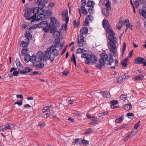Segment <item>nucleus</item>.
<instances>
[{
    "instance_id": "f257e3e1",
    "label": "nucleus",
    "mask_w": 146,
    "mask_h": 146,
    "mask_svg": "<svg viewBox=\"0 0 146 146\" xmlns=\"http://www.w3.org/2000/svg\"><path fill=\"white\" fill-rule=\"evenodd\" d=\"M114 62L113 55L111 54H106L102 53L101 54V57L99 60L100 64L97 63L96 65V67L101 68L104 66L105 64L110 65Z\"/></svg>"
},
{
    "instance_id": "f03ea898",
    "label": "nucleus",
    "mask_w": 146,
    "mask_h": 146,
    "mask_svg": "<svg viewBox=\"0 0 146 146\" xmlns=\"http://www.w3.org/2000/svg\"><path fill=\"white\" fill-rule=\"evenodd\" d=\"M38 4V9H37V21L44 19L45 16L43 14L44 9V7L45 4L41 0H38L37 1V4Z\"/></svg>"
},
{
    "instance_id": "7ed1b4c3",
    "label": "nucleus",
    "mask_w": 146,
    "mask_h": 146,
    "mask_svg": "<svg viewBox=\"0 0 146 146\" xmlns=\"http://www.w3.org/2000/svg\"><path fill=\"white\" fill-rule=\"evenodd\" d=\"M110 38H108L110 41V42L108 43V44L110 45L108 47L109 48L110 51L113 53V56L116 57L117 56L116 51V44L117 42V40L114 36Z\"/></svg>"
},
{
    "instance_id": "20e7f679",
    "label": "nucleus",
    "mask_w": 146,
    "mask_h": 146,
    "mask_svg": "<svg viewBox=\"0 0 146 146\" xmlns=\"http://www.w3.org/2000/svg\"><path fill=\"white\" fill-rule=\"evenodd\" d=\"M51 106H49L45 107L42 110V112L39 114V116L44 118H47L53 114V111L49 109Z\"/></svg>"
},
{
    "instance_id": "39448f33",
    "label": "nucleus",
    "mask_w": 146,
    "mask_h": 146,
    "mask_svg": "<svg viewBox=\"0 0 146 146\" xmlns=\"http://www.w3.org/2000/svg\"><path fill=\"white\" fill-rule=\"evenodd\" d=\"M83 35H79L78 37L77 44L78 47L85 48L87 44Z\"/></svg>"
},
{
    "instance_id": "423d86ee",
    "label": "nucleus",
    "mask_w": 146,
    "mask_h": 146,
    "mask_svg": "<svg viewBox=\"0 0 146 146\" xmlns=\"http://www.w3.org/2000/svg\"><path fill=\"white\" fill-rule=\"evenodd\" d=\"M47 48L46 50L44 52V54L43 60L44 62H46L48 60L50 59L51 62L53 61L54 59V56H52L50 54L49 51Z\"/></svg>"
},
{
    "instance_id": "0eeeda50",
    "label": "nucleus",
    "mask_w": 146,
    "mask_h": 146,
    "mask_svg": "<svg viewBox=\"0 0 146 146\" xmlns=\"http://www.w3.org/2000/svg\"><path fill=\"white\" fill-rule=\"evenodd\" d=\"M48 51H49L50 54L52 56H56L59 54V51L56 48L55 46L52 45L51 47L48 48Z\"/></svg>"
},
{
    "instance_id": "6e6552de",
    "label": "nucleus",
    "mask_w": 146,
    "mask_h": 146,
    "mask_svg": "<svg viewBox=\"0 0 146 146\" xmlns=\"http://www.w3.org/2000/svg\"><path fill=\"white\" fill-rule=\"evenodd\" d=\"M36 8V7H35L33 9V13L34 14L33 16L31 17L26 18V19L28 20H31V22L32 24H34L35 21H36V11H35Z\"/></svg>"
},
{
    "instance_id": "1a4fd4ad",
    "label": "nucleus",
    "mask_w": 146,
    "mask_h": 146,
    "mask_svg": "<svg viewBox=\"0 0 146 146\" xmlns=\"http://www.w3.org/2000/svg\"><path fill=\"white\" fill-rule=\"evenodd\" d=\"M135 61L136 64H142L144 66H146V60L144 58L138 57L136 58Z\"/></svg>"
},
{
    "instance_id": "9d476101",
    "label": "nucleus",
    "mask_w": 146,
    "mask_h": 146,
    "mask_svg": "<svg viewBox=\"0 0 146 146\" xmlns=\"http://www.w3.org/2000/svg\"><path fill=\"white\" fill-rule=\"evenodd\" d=\"M51 23L52 25H49L54 26V28L56 27H59L60 24L58 21L56 20V19L55 17H52L50 19Z\"/></svg>"
},
{
    "instance_id": "9b49d317",
    "label": "nucleus",
    "mask_w": 146,
    "mask_h": 146,
    "mask_svg": "<svg viewBox=\"0 0 146 146\" xmlns=\"http://www.w3.org/2000/svg\"><path fill=\"white\" fill-rule=\"evenodd\" d=\"M52 25H49V26H48L47 28H43L42 29V30L44 31L45 32H48L49 30H50V33H52L53 32V31H54L55 30V28H54Z\"/></svg>"
},
{
    "instance_id": "f8f14e48",
    "label": "nucleus",
    "mask_w": 146,
    "mask_h": 146,
    "mask_svg": "<svg viewBox=\"0 0 146 146\" xmlns=\"http://www.w3.org/2000/svg\"><path fill=\"white\" fill-rule=\"evenodd\" d=\"M90 63L92 64H96L98 60V58L95 55L92 54L90 55Z\"/></svg>"
},
{
    "instance_id": "ddd939ff",
    "label": "nucleus",
    "mask_w": 146,
    "mask_h": 146,
    "mask_svg": "<svg viewBox=\"0 0 146 146\" xmlns=\"http://www.w3.org/2000/svg\"><path fill=\"white\" fill-rule=\"evenodd\" d=\"M48 24L46 21H42L40 23L37 24V27L41 28L48 27Z\"/></svg>"
},
{
    "instance_id": "4468645a",
    "label": "nucleus",
    "mask_w": 146,
    "mask_h": 146,
    "mask_svg": "<svg viewBox=\"0 0 146 146\" xmlns=\"http://www.w3.org/2000/svg\"><path fill=\"white\" fill-rule=\"evenodd\" d=\"M34 8H27L25 11V13L24 14V16L26 17L27 18L29 17L31 14L32 11L33 12V9Z\"/></svg>"
},
{
    "instance_id": "2eb2a0df",
    "label": "nucleus",
    "mask_w": 146,
    "mask_h": 146,
    "mask_svg": "<svg viewBox=\"0 0 146 146\" xmlns=\"http://www.w3.org/2000/svg\"><path fill=\"white\" fill-rule=\"evenodd\" d=\"M106 32L109 35L108 36V38H111L110 37L114 36L115 35V33L113 31L111 27L107 29Z\"/></svg>"
},
{
    "instance_id": "dca6fc26",
    "label": "nucleus",
    "mask_w": 146,
    "mask_h": 146,
    "mask_svg": "<svg viewBox=\"0 0 146 146\" xmlns=\"http://www.w3.org/2000/svg\"><path fill=\"white\" fill-rule=\"evenodd\" d=\"M85 6H81V10L79 8H78L79 10V14L80 15V16L81 15V13L84 15H86L88 14L87 11L86 10L85 8Z\"/></svg>"
},
{
    "instance_id": "f3484780",
    "label": "nucleus",
    "mask_w": 146,
    "mask_h": 146,
    "mask_svg": "<svg viewBox=\"0 0 146 146\" xmlns=\"http://www.w3.org/2000/svg\"><path fill=\"white\" fill-rule=\"evenodd\" d=\"M36 55L35 54H33L31 56L30 61L32 62L33 66L36 67Z\"/></svg>"
},
{
    "instance_id": "a211bd4d",
    "label": "nucleus",
    "mask_w": 146,
    "mask_h": 146,
    "mask_svg": "<svg viewBox=\"0 0 146 146\" xmlns=\"http://www.w3.org/2000/svg\"><path fill=\"white\" fill-rule=\"evenodd\" d=\"M103 26L105 29H107L111 27H110L108 21L106 19H104L102 21Z\"/></svg>"
},
{
    "instance_id": "6ab92c4d",
    "label": "nucleus",
    "mask_w": 146,
    "mask_h": 146,
    "mask_svg": "<svg viewBox=\"0 0 146 146\" xmlns=\"http://www.w3.org/2000/svg\"><path fill=\"white\" fill-rule=\"evenodd\" d=\"M62 15L65 17L66 23L67 24L68 22L69 19L68 11L66 10H63L62 12Z\"/></svg>"
},
{
    "instance_id": "aec40b11",
    "label": "nucleus",
    "mask_w": 146,
    "mask_h": 146,
    "mask_svg": "<svg viewBox=\"0 0 146 146\" xmlns=\"http://www.w3.org/2000/svg\"><path fill=\"white\" fill-rule=\"evenodd\" d=\"M32 70L29 67H26L24 70H21L19 72L20 73L22 74H25L32 71Z\"/></svg>"
},
{
    "instance_id": "412c9836",
    "label": "nucleus",
    "mask_w": 146,
    "mask_h": 146,
    "mask_svg": "<svg viewBox=\"0 0 146 146\" xmlns=\"http://www.w3.org/2000/svg\"><path fill=\"white\" fill-rule=\"evenodd\" d=\"M54 46H56V47L58 48L60 46H61V44L60 43V38H56L54 41Z\"/></svg>"
},
{
    "instance_id": "4be33fe9",
    "label": "nucleus",
    "mask_w": 146,
    "mask_h": 146,
    "mask_svg": "<svg viewBox=\"0 0 146 146\" xmlns=\"http://www.w3.org/2000/svg\"><path fill=\"white\" fill-rule=\"evenodd\" d=\"M43 54L42 52L40 51L37 53V61L39 62L42 60H43Z\"/></svg>"
},
{
    "instance_id": "5701e85b",
    "label": "nucleus",
    "mask_w": 146,
    "mask_h": 146,
    "mask_svg": "<svg viewBox=\"0 0 146 146\" xmlns=\"http://www.w3.org/2000/svg\"><path fill=\"white\" fill-rule=\"evenodd\" d=\"M56 29V27H55V30L52 33H53V37L54 38H59L60 35V32L57 31Z\"/></svg>"
},
{
    "instance_id": "b1692460",
    "label": "nucleus",
    "mask_w": 146,
    "mask_h": 146,
    "mask_svg": "<svg viewBox=\"0 0 146 146\" xmlns=\"http://www.w3.org/2000/svg\"><path fill=\"white\" fill-rule=\"evenodd\" d=\"M132 107V105L130 104H127L123 105V108L125 110L127 111L130 110L131 109Z\"/></svg>"
},
{
    "instance_id": "393cba45",
    "label": "nucleus",
    "mask_w": 146,
    "mask_h": 146,
    "mask_svg": "<svg viewBox=\"0 0 146 146\" xmlns=\"http://www.w3.org/2000/svg\"><path fill=\"white\" fill-rule=\"evenodd\" d=\"M88 29L87 27H85L81 29L80 30V32L81 34L80 35H83V34H86L88 33Z\"/></svg>"
},
{
    "instance_id": "a878e982",
    "label": "nucleus",
    "mask_w": 146,
    "mask_h": 146,
    "mask_svg": "<svg viewBox=\"0 0 146 146\" xmlns=\"http://www.w3.org/2000/svg\"><path fill=\"white\" fill-rule=\"evenodd\" d=\"M30 31H27L26 32V34H25V36L27 39H28L29 40H31L32 38V35L30 34Z\"/></svg>"
},
{
    "instance_id": "bb28decb",
    "label": "nucleus",
    "mask_w": 146,
    "mask_h": 146,
    "mask_svg": "<svg viewBox=\"0 0 146 146\" xmlns=\"http://www.w3.org/2000/svg\"><path fill=\"white\" fill-rule=\"evenodd\" d=\"M144 77V76L143 75L139 74L137 76H136L134 78V80L136 81L138 80H141L142 78Z\"/></svg>"
},
{
    "instance_id": "cd10ccee",
    "label": "nucleus",
    "mask_w": 146,
    "mask_h": 146,
    "mask_svg": "<svg viewBox=\"0 0 146 146\" xmlns=\"http://www.w3.org/2000/svg\"><path fill=\"white\" fill-rule=\"evenodd\" d=\"M101 93L104 98H109L110 96V93L107 92H102Z\"/></svg>"
},
{
    "instance_id": "c85d7f7f",
    "label": "nucleus",
    "mask_w": 146,
    "mask_h": 146,
    "mask_svg": "<svg viewBox=\"0 0 146 146\" xmlns=\"http://www.w3.org/2000/svg\"><path fill=\"white\" fill-rule=\"evenodd\" d=\"M86 52V51L83 49L78 48L76 50V53L77 54H79L82 55V54Z\"/></svg>"
},
{
    "instance_id": "c756f323",
    "label": "nucleus",
    "mask_w": 146,
    "mask_h": 146,
    "mask_svg": "<svg viewBox=\"0 0 146 146\" xmlns=\"http://www.w3.org/2000/svg\"><path fill=\"white\" fill-rule=\"evenodd\" d=\"M95 4V3L94 1H88L86 4L87 6L90 7H93Z\"/></svg>"
},
{
    "instance_id": "7c9ffc66",
    "label": "nucleus",
    "mask_w": 146,
    "mask_h": 146,
    "mask_svg": "<svg viewBox=\"0 0 146 146\" xmlns=\"http://www.w3.org/2000/svg\"><path fill=\"white\" fill-rule=\"evenodd\" d=\"M125 26L127 29H132V26L130 25V23L129 21L127 20H125Z\"/></svg>"
},
{
    "instance_id": "2f4dec72",
    "label": "nucleus",
    "mask_w": 146,
    "mask_h": 146,
    "mask_svg": "<svg viewBox=\"0 0 146 146\" xmlns=\"http://www.w3.org/2000/svg\"><path fill=\"white\" fill-rule=\"evenodd\" d=\"M25 60L26 62H28L30 61L31 56L29 54H27L25 55Z\"/></svg>"
},
{
    "instance_id": "473e14b6",
    "label": "nucleus",
    "mask_w": 146,
    "mask_h": 146,
    "mask_svg": "<svg viewBox=\"0 0 146 146\" xmlns=\"http://www.w3.org/2000/svg\"><path fill=\"white\" fill-rule=\"evenodd\" d=\"M141 14L143 17L146 18V7H145L143 8Z\"/></svg>"
},
{
    "instance_id": "72a5a7b5",
    "label": "nucleus",
    "mask_w": 146,
    "mask_h": 146,
    "mask_svg": "<svg viewBox=\"0 0 146 146\" xmlns=\"http://www.w3.org/2000/svg\"><path fill=\"white\" fill-rule=\"evenodd\" d=\"M126 76L125 75H122L121 76H119L117 78V81L118 82H120L121 81H123V80H124L126 78Z\"/></svg>"
},
{
    "instance_id": "f704fd0d",
    "label": "nucleus",
    "mask_w": 146,
    "mask_h": 146,
    "mask_svg": "<svg viewBox=\"0 0 146 146\" xmlns=\"http://www.w3.org/2000/svg\"><path fill=\"white\" fill-rule=\"evenodd\" d=\"M108 11H109L106 9L102 10V13L106 17L108 16L109 15V13L108 12Z\"/></svg>"
},
{
    "instance_id": "c9c22d12",
    "label": "nucleus",
    "mask_w": 146,
    "mask_h": 146,
    "mask_svg": "<svg viewBox=\"0 0 146 146\" xmlns=\"http://www.w3.org/2000/svg\"><path fill=\"white\" fill-rule=\"evenodd\" d=\"M123 26V22L122 21H119L118 24L116 26V28L119 30H120Z\"/></svg>"
},
{
    "instance_id": "e433bc0d",
    "label": "nucleus",
    "mask_w": 146,
    "mask_h": 146,
    "mask_svg": "<svg viewBox=\"0 0 146 146\" xmlns=\"http://www.w3.org/2000/svg\"><path fill=\"white\" fill-rule=\"evenodd\" d=\"M5 126L6 127V128L7 129H11L14 127L13 125L11 124V125L9 123H7L5 124Z\"/></svg>"
},
{
    "instance_id": "4c0bfd02",
    "label": "nucleus",
    "mask_w": 146,
    "mask_h": 146,
    "mask_svg": "<svg viewBox=\"0 0 146 146\" xmlns=\"http://www.w3.org/2000/svg\"><path fill=\"white\" fill-rule=\"evenodd\" d=\"M81 144L83 145H87L89 144V141L83 138L81 142Z\"/></svg>"
},
{
    "instance_id": "58836bf2",
    "label": "nucleus",
    "mask_w": 146,
    "mask_h": 146,
    "mask_svg": "<svg viewBox=\"0 0 146 146\" xmlns=\"http://www.w3.org/2000/svg\"><path fill=\"white\" fill-rule=\"evenodd\" d=\"M106 9L108 10L109 11L110 10V3L109 0L107 1V2L106 4Z\"/></svg>"
},
{
    "instance_id": "ea45409f",
    "label": "nucleus",
    "mask_w": 146,
    "mask_h": 146,
    "mask_svg": "<svg viewBox=\"0 0 146 146\" xmlns=\"http://www.w3.org/2000/svg\"><path fill=\"white\" fill-rule=\"evenodd\" d=\"M43 13L44 14L48 17L50 16L51 14L52 13L49 10H47L46 11H44V9Z\"/></svg>"
},
{
    "instance_id": "a19ab883",
    "label": "nucleus",
    "mask_w": 146,
    "mask_h": 146,
    "mask_svg": "<svg viewBox=\"0 0 146 146\" xmlns=\"http://www.w3.org/2000/svg\"><path fill=\"white\" fill-rule=\"evenodd\" d=\"M16 64L17 68L19 66L20 67H22L23 66L22 64H21L19 59H17L16 60Z\"/></svg>"
},
{
    "instance_id": "79ce46f5",
    "label": "nucleus",
    "mask_w": 146,
    "mask_h": 146,
    "mask_svg": "<svg viewBox=\"0 0 146 146\" xmlns=\"http://www.w3.org/2000/svg\"><path fill=\"white\" fill-rule=\"evenodd\" d=\"M81 57L82 58H85L86 59L88 58H90V56L86 54V52L84 53L81 55Z\"/></svg>"
},
{
    "instance_id": "37998d69",
    "label": "nucleus",
    "mask_w": 146,
    "mask_h": 146,
    "mask_svg": "<svg viewBox=\"0 0 146 146\" xmlns=\"http://www.w3.org/2000/svg\"><path fill=\"white\" fill-rule=\"evenodd\" d=\"M28 50L26 48H23L21 51V55L22 56H25L27 54Z\"/></svg>"
},
{
    "instance_id": "c03bdc74",
    "label": "nucleus",
    "mask_w": 146,
    "mask_h": 146,
    "mask_svg": "<svg viewBox=\"0 0 146 146\" xmlns=\"http://www.w3.org/2000/svg\"><path fill=\"white\" fill-rule=\"evenodd\" d=\"M86 117L89 119H90L91 120L95 121V120L96 117L95 116L92 117L90 116L89 114H87L86 115Z\"/></svg>"
},
{
    "instance_id": "a18cd8bd",
    "label": "nucleus",
    "mask_w": 146,
    "mask_h": 146,
    "mask_svg": "<svg viewBox=\"0 0 146 146\" xmlns=\"http://www.w3.org/2000/svg\"><path fill=\"white\" fill-rule=\"evenodd\" d=\"M28 41L27 42L24 41H22L21 42V45L23 47H26L29 44Z\"/></svg>"
},
{
    "instance_id": "49530a36",
    "label": "nucleus",
    "mask_w": 146,
    "mask_h": 146,
    "mask_svg": "<svg viewBox=\"0 0 146 146\" xmlns=\"http://www.w3.org/2000/svg\"><path fill=\"white\" fill-rule=\"evenodd\" d=\"M44 66V64L42 62H40L37 64V68H42Z\"/></svg>"
},
{
    "instance_id": "de8ad7c7",
    "label": "nucleus",
    "mask_w": 146,
    "mask_h": 146,
    "mask_svg": "<svg viewBox=\"0 0 146 146\" xmlns=\"http://www.w3.org/2000/svg\"><path fill=\"white\" fill-rule=\"evenodd\" d=\"M127 116L130 119H132L134 117V114L133 113H128L127 114Z\"/></svg>"
},
{
    "instance_id": "09e8293b",
    "label": "nucleus",
    "mask_w": 146,
    "mask_h": 146,
    "mask_svg": "<svg viewBox=\"0 0 146 146\" xmlns=\"http://www.w3.org/2000/svg\"><path fill=\"white\" fill-rule=\"evenodd\" d=\"M118 102L117 100H113L110 101V103L111 105H115L118 104Z\"/></svg>"
},
{
    "instance_id": "8fccbe9b",
    "label": "nucleus",
    "mask_w": 146,
    "mask_h": 146,
    "mask_svg": "<svg viewBox=\"0 0 146 146\" xmlns=\"http://www.w3.org/2000/svg\"><path fill=\"white\" fill-rule=\"evenodd\" d=\"M120 98H121L122 100H127V97L126 95L122 94L120 96Z\"/></svg>"
},
{
    "instance_id": "3c124183",
    "label": "nucleus",
    "mask_w": 146,
    "mask_h": 146,
    "mask_svg": "<svg viewBox=\"0 0 146 146\" xmlns=\"http://www.w3.org/2000/svg\"><path fill=\"white\" fill-rule=\"evenodd\" d=\"M123 119V117H121L120 118L116 119L115 120V122L116 123H120L122 121Z\"/></svg>"
},
{
    "instance_id": "603ef678",
    "label": "nucleus",
    "mask_w": 146,
    "mask_h": 146,
    "mask_svg": "<svg viewBox=\"0 0 146 146\" xmlns=\"http://www.w3.org/2000/svg\"><path fill=\"white\" fill-rule=\"evenodd\" d=\"M137 132V130L134 129H132L131 133V134L133 136L136 134Z\"/></svg>"
},
{
    "instance_id": "864d4df0",
    "label": "nucleus",
    "mask_w": 146,
    "mask_h": 146,
    "mask_svg": "<svg viewBox=\"0 0 146 146\" xmlns=\"http://www.w3.org/2000/svg\"><path fill=\"white\" fill-rule=\"evenodd\" d=\"M6 128L5 125H3L0 127V130H1L3 131H6L7 129Z\"/></svg>"
},
{
    "instance_id": "5fc2aeb1",
    "label": "nucleus",
    "mask_w": 146,
    "mask_h": 146,
    "mask_svg": "<svg viewBox=\"0 0 146 146\" xmlns=\"http://www.w3.org/2000/svg\"><path fill=\"white\" fill-rule=\"evenodd\" d=\"M86 18L87 19H88V21L90 20L91 21H92L93 20V17L91 15L87 16L86 17Z\"/></svg>"
},
{
    "instance_id": "6e6d98bb",
    "label": "nucleus",
    "mask_w": 146,
    "mask_h": 146,
    "mask_svg": "<svg viewBox=\"0 0 146 146\" xmlns=\"http://www.w3.org/2000/svg\"><path fill=\"white\" fill-rule=\"evenodd\" d=\"M81 6H86L87 4L86 0H81Z\"/></svg>"
},
{
    "instance_id": "4d7b16f0",
    "label": "nucleus",
    "mask_w": 146,
    "mask_h": 146,
    "mask_svg": "<svg viewBox=\"0 0 146 146\" xmlns=\"http://www.w3.org/2000/svg\"><path fill=\"white\" fill-rule=\"evenodd\" d=\"M23 101L22 100H20L19 102H16L14 103V104H17L19 106H21L22 104Z\"/></svg>"
},
{
    "instance_id": "13d9d810",
    "label": "nucleus",
    "mask_w": 146,
    "mask_h": 146,
    "mask_svg": "<svg viewBox=\"0 0 146 146\" xmlns=\"http://www.w3.org/2000/svg\"><path fill=\"white\" fill-rule=\"evenodd\" d=\"M140 121H139L137 123H136L134 126V129H137L140 125Z\"/></svg>"
},
{
    "instance_id": "bf43d9fd",
    "label": "nucleus",
    "mask_w": 146,
    "mask_h": 146,
    "mask_svg": "<svg viewBox=\"0 0 146 146\" xmlns=\"http://www.w3.org/2000/svg\"><path fill=\"white\" fill-rule=\"evenodd\" d=\"M92 131V130L91 129L89 128L84 133V134H89Z\"/></svg>"
},
{
    "instance_id": "052dcab7",
    "label": "nucleus",
    "mask_w": 146,
    "mask_h": 146,
    "mask_svg": "<svg viewBox=\"0 0 146 146\" xmlns=\"http://www.w3.org/2000/svg\"><path fill=\"white\" fill-rule=\"evenodd\" d=\"M138 1L136 0L135 2V7H136L137 8H138V7L139 6V1Z\"/></svg>"
},
{
    "instance_id": "680f3d73",
    "label": "nucleus",
    "mask_w": 146,
    "mask_h": 146,
    "mask_svg": "<svg viewBox=\"0 0 146 146\" xmlns=\"http://www.w3.org/2000/svg\"><path fill=\"white\" fill-rule=\"evenodd\" d=\"M72 58H71V60L73 63H76V60L74 55V54H72Z\"/></svg>"
},
{
    "instance_id": "e2e57ef3",
    "label": "nucleus",
    "mask_w": 146,
    "mask_h": 146,
    "mask_svg": "<svg viewBox=\"0 0 146 146\" xmlns=\"http://www.w3.org/2000/svg\"><path fill=\"white\" fill-rule=\"evenodd\" d=\"M45 125V124L44 122L41 121L38 124V126H39L40 127H43Z\"/></svg>"
},
{
    "instance_id": "0e129e2a",
    "label": "nucleus",
    "mask_w": 146,
    "mask_h": 146,
    "mask_svg": "<svg viewBox=\"0 0 146 146\" xmlns=\"http://www.w3.org/2000/svg\"><path fill=\"white\" fill-rule=\"evenodd\" d=\"M130 137V135H127L124 138L123 140L124 141H126L129 139V137Z\"/></svg>"
},
{
    "instance_id": "69168bd1",
    "label": "nucleus",
    "mask_w": 146,
    "mask_h": 146,
    "mask_svg": "<svg viewBox=\"0 0 146 146\" xmlns=\"http://www.w3.org/2000/svg\"><path fill=\"white\" fill-rule=\"evenodd\" d=\"M93 7H90L88 9V12L90 14H92L94 12Z\"/></svg>"
},
{
    "instance_id": "338daca9",
    "label": "nucleus",
    "mask_w": 146,
    "mask_h": 146,
    "mask_svg": "<svg viewBox=\"0 0 146 146\" xmlns=\"http://www.w3.org/2000/svg\"><path fill=\"white\" fill-rule=\"evenodd\" d=\"M80 18H79V19H78V22H76V20H75L74 21V25H75V26L78 27L79 25V19H80Z\"/></svg>"
},
{
    "instance_id": "774afa93",
    "label": "nucleus",
    "mask_w": 146,
    "mask_h": 146,
    "mask_svg": "<svg viewBox=\"0 0 146 146\" xmlns=\"http://www.w3.org/2000/svg\"><path fill=\"white\" fill-rule=\"evenodd\" d=\"M126 47V43L125 42H124L123 45L122 52L123 53L124 51L125 50Z\"/></svg>"
}]
</instances>
